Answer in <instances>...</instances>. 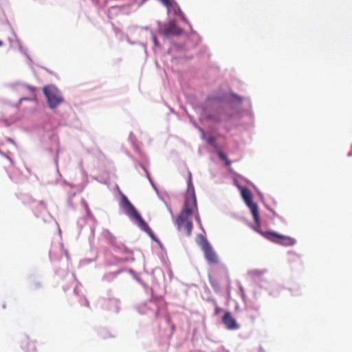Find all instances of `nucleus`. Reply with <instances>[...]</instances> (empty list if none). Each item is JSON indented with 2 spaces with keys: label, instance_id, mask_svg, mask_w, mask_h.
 Wrapping results in <instances>:
<instances>
[{
  "label": "nucleus",
  "instance_id": "nucleus-1",
  "mask_svg": "<svg viewBox=\"0 0 352 352\" xmlns=\"http://www.w3.org/2000/svg\"><path fill=\"white\" fill-rule=\"evenodd\" d=\"M188 186V190L186 195L183 210L177 215L175 220L178 231L186 236H190L192 234L193 224L191 220V215L194 211H197V201L190 173H189Z\"/></svg>",
  "mask_w": 352,
  "mask_h": 352
},
{
  "label": "nucleus",
  "instance_id": "nucleus-2",
  "mask_svg": "<svg viewBox=\"0 0 352 352\" xmlns=\"http://www.w3.org/2000/svg\"><path fill=\"white\" fill-rule=\"evenodd\" d=\"M122 200L124 206L128 208L126 214L131 218H134L140 228L146 234H148L151 238L154 239L155 234L153 232V230L124 194L122 195Z\"/></svg>",
  "mask_w": 352,
  "mask_h": 352
},
{
  "label": "nucleus",
  "instance_id": "nucleus-3",
  "mask_svg": "<svg viewBox=\"0 0 352 352\" xmlns=\"http://www.w3.org/2000/svg\"><path fill=\"white\" fill-rule=\"evenodd\" d=\"M43 94L47 99V103L49 108L54 109L64 102L60 91L54 85H47L43 87Z\"/></svg>",
  "mask_w": 352,
  "mask_h": 352
},
{
  "label": "nucleus",
  "instance_id": "nucleus-4",
  "mask_svg": "<svg viewBox=\"0 0 352 352\" xmlns=\"http://www.w3.org/2000/svg\"><path fill=\"white\" fill-rule=\"evenodd\" d=\"M256 232L260 233L262 236L272 243H277L284 246H292L296 244V241L294 238L283 235L274 232H263L261 230H256Z\"/></svg>",
  "mask_w": 352,
  "mask_h": 352
},
{
  "label": "nucleus",
  "instance_id": "nucleus-5",
  "mask_svg": "<svg viewBox=\"0 0 352 352\" xmlns=\"http://www.w3.org/2000/svg\"><path fill=\"white\" fill-rule=\"evenodd\" d=\"M242 199L252 211V214L255 223L259 226L261 223L260 215L258 205L252 201V192L248 188H242L241 189Z\"/></svg>",
  "mask_w": 352,
  "mask_h": 352
},
{
  "label": "nucleus",
  "instance_id": "nucleus-6",
  "mask_svg": "<svg viewBox=\"0 0 352 352\" xmlns=\"http://www.w3.org/2000/svg\"><path fill=\"white\" fill-rule=\"evenodd\" d=\"M200 246L203 252L205 259L209 264L218 265L220 263V258L217 252L213 250V248L207 241L205 237L202 236Z\"/></svg>",
  "mask_w": 352,
  "mask_h": 352
},
{
  "label": "nucleus",
  "instance_id": "nucleus-7",
  "mask_svg": "<svg viewBox=\"0 0 352 352\" xmlns=\"http://www.w3.org/2000/svg\"><path fill=\"white\" fill-rule=\"evenodd\" d=\"M208 118L214 122H221L230 120L232 115L228 113L223 107H219L212 111Z\"/></svg>",
  "mask_w": 352,
  "mask_h": 352
},
{
  "label": "nucleus",
  "instance_id": "nucleus-8",
  "mask_svg": "<svg viewBox=\"0 0 352 352\" xmlns=\"http://www.w3.org/2000/svg\"><path fill=\"white\" fill-rule=\"evenodd\" d=\"M223 323L226 329L230 330H234L239 328V325L237 324L236 320L232 316L230 312L227 311L223 316Z\"/></svg>",
  "mask_w": 352,
  "mask_h": 352
},
{
  "label": "nucleus",
  "instance_id": "nucleus-9",
  "mask_svg": "<svg viewBox=\"0 0 352 352\" xmlns=\"http://www.w3.org/2000/svg\"><path fill=\"white\" fill-rule=\"evenodd\" d=\"M162 33L164 36L168 37L170 36L179 35L182 33V30L180 28L177 27L174 22H171L164 28Z\"/></svg>",
  "mask_w": 352,
  "mask_h": 352
},
{
  "label": "nucleus",
  "instance_id": "nucleus-10",
  "mask_svg": "<svg viewBox=\"0 0 352 352\" xmlns=\"http://www.w3.org/2000/svg\"><path fill=\"white\" fill-rule=\"evenodd\" d=\"M22 347L25 349L27 352H36V342L30 340L29 338H26L23 341Z\"/></svg>",
  "mask_w": 352,
  "mask_h": 352
},
{
  "label": "nucleus",
  "instance_id": "nucleus-11",
  "mask_svg": "<svg viewBox=\"0 0 352 352\" xmlns=\"http://www.w3.org/2000/svg\"><path fill=\"white\" fill-rule=\"evenodd\" d=\"M173 5L172 6H170V8H173L174 14H177V15H179L183 19V20H184V13L182 12V10L180 9V7L179 6V5L177 4L175 2H174V1H173Z\"/></svg>",
  "mask_w": 352,
  "mask_h": 352
},
{
  "label": "nucleus",
  "instance_id": "nucleus-12",
  "mask_svg": "<svg viewBox=\"0 0 352 352\" xmlns=\"http://www.w3.org/2000/svg\"><path fill=\"white\" fill-rule=\"evenodd\" d=\"M218 153H219V157L221 160H223V161H225L226 165L228 166H230L231 162L228 159V157L226 155V154L224 153H223L221 151H219L218 152Z\"/></svg>",
  "mask_w": 352,
  "mask_h": 352
},
{
  "label": "nucleus",
  "instance_id": "nucleus-13",
  "mask_svg": "<svg viewBox=\"0 0 352 352\" xmlns=\"http://www.w3.org/2000/svg\"><path fill=\"white\" fill-rule=\"evenodd\" d=\"M146 0H143V1H145ZM161 1L164 6H166L168 10L170 9V6L173 5V0H159Z\"/></svg>",
  "mask_w": 352,
  "mask_h": 352
},
{
  "label": "nucleus",
  "instance_id": "nucleus-14",
  "mask_svg": "<svg viewBox=\"0 0 352 352\" xmlns=\"http://www.w3.org/2000/svg\"><path fill=\"white\" fill-rule=\"evenodd\" d=\"M206 140L211 145H213L214 142L216 141V138L213 137V136H210V137L207 138Z\"/></svg>",
  "mask_w": 352,
  "mask_h": 352
},
{
  "label": "nucleus",
  "instance_id": "nucleus-15",
  "mask_svg": "<svg viewBox=\"0 0 352 352\" xmlns=\"http://www.w3.org/2000/svg\"><path fill=\"white\" fill-rule=\"evenodd\" d=\"M26 87L34 96L35 91H36V87L30 86V85H27Z\"/></svg>",
  "mask_w": 352,
  "mask_h": 352
},
{
  "label": "nucleus",
  "instance_id": "nucleus-16",
  "mask_svg": "<svg viewBox=\"0 0 352 352\" xmlns=\"http://www.w3.org/2000/svg\"><path fill=\"white\" fill-rule=\"evenodd\" d=\"M195 214V220L197 221V222L199 223V224H201V220H200V217H199V215L198 214V211H194V212L192 214Z\"/></svg>",
  "mask_w": 352,
  "mask_h": 352
},
{
  "label": "nucleus",
  "instance_id": "nucleus-17",
  "mask_svg": "<svg viewBox=\"0 0 352 352\" xmlns=\"http://www.w3.org/2000/svg\"><path fill=\"white\" fill-rule=\"evenodd\" d=\"M223 310V309L221 307H219V306L216 305V307H215V314H216V315H219V314H221V312Z\"/></svg>",
  "mask_w": 352,
  "mask_h": 352
},
{
  "label": "nucleus",
  "instance_id": "nucleus-18",
  "mask_svg": "<svg viewBox=\"0 0 352 352\" xmlns=\"http://www.w3.org/2000/svg\"><path fill=\"white\" fill-rule=\"evenodd\" d=\"M41 287V285L39 283H35L33 284L32 287L33 289H36L37 288H40Z\"/></svg>",
  "mask_w": 352,
  "mask_h": 352
},
{
  "label": "nucleus",
  "instance_id": "nucleus-19",
  "mask_svg": "<svg viewBox=\"0 0 352 352\" xmlns=\"http://www.w3.org/2000/svg\"><path fill=\"white\" fill-rule=\"evenodd\" d=\"M153 42H154V45L155 46H158L159 45V42H158L157 38L156 36L153 37Z\"/></svg>",
  "mask_w": 352,
  "mask_h": 352
},
{
  "label": "nucleus",
  "instance_id": "nucleus-20",
  "mask_svg": "<svg viewBox=\"0 0 352 352\" xmlns=\"http://www.w3.org/2000/svg\"><path fill=\"white\" fill-rule=\"evenodd\" d=\"M210 283L212 284V286L214 287H216V286L217 287H219V285L218 284H215L213 280H212V278H210Z\"/></svg>",
  "mask_w": 352,
  "mask_h": 352
},
{
  "label": "nucleus",
  "instance_id": "nucleus-21",
  "mask_svg": "<svg viewBox=\"0 0 352 352\" xmlns=\"http://www.w3.org/2000/svg\"><path fill=\"white\" fill-rule=\"evenodd\" d=\"M233 97L236 98L237 100H239V101H241L242 99L241 98V97L238 96H235V95H233Z\"/></svg>",
  "mask_w": 352,
  "mask_h": 352
},
{
  "label": "nucleus",
  "instance_id": "nucleus-22",
  "mask_svg": "<svg viewBox=\"0 0 352 352\" xmlns=\"http://www.w3.org/2000/svg\"><path fill=\"white\" fill-rule=\"evenodd\" d=\"M85 305L87 307H89V302L87 301H85Z\"/></svg>",
  "mask_w": 352,
  "mask_h": 352
},
{
  "label": "nucleus",
  "instance_id": "nucleus-23",
  "mask_svg": "<svg viewBox=\"0 0 352 352\" xmlns=\"http://www.w3.org/2000/svg\"><path fill=\"white\" fill-rule=\"evenodd\" d=\"M3 45V41H0V47L2 46Z\"/></svg>",
  "mask_w": 352,
  "mask_h": 352
},
{
  "label": "nucleus",
  "instance_id": "nucleus-24",
  "mask_svg": "<svg viewBox=\"0 0 352 352\" xmlns=\"http://www.w3.org/2000/svg\"><path fill=\"white\" fill-rule=\"evenodd\" d=\"M27 98H21V100H27Z\"/></svg>",
  "mask_w": 352,
  "mask_h": 352
}]
</instances>
